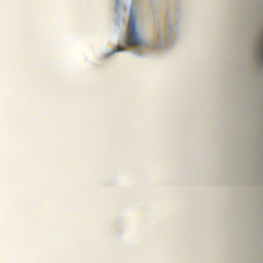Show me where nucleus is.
<instances>
[{
    "label": "nucleus",
    "instance_id": "f257e3e1",
    "mask_svg": "<svg viewBox=\"0 0 263 263\" xmlns=\"http://www.w3.org/2000/svg\"><path fill=\"white\" fill-rule=\"evenodd\" d=\"M126 42L127 46H142L144 44L136 28V19L133 11H131L128 22L126 32Z\"/></svg>",
    "mask_w": 263,
    "mask_h": 263
},
{
    "label": "nucleus",
    "instance_id": "f03ea898",
    "mask_svg": "<svg viewBox=\"0 0 263 263\" xmlns=\"http://www.w3.org/2000/svg\"><path fill=\"white\" fill-rule=\"evenodd\" d=\"M122 48L121 47V46H118L116 50L113 51V52H116V51H122Z\"/></svg>",
    "mask_w": 263,
    "mask_h": 263
},
{
    "label": "nucleus",
    "instance_id": "7ed1b4c3",
    "mask_svg": "<svg viewBox=\"0 0 263 263\" xmlns=\"http://www.w3.org/2000/svg\"><path fill=\"white\" fill-rule=\"evenodd\" d=\"M258 51H259V53H262L263 52V47L262 46H259V48H258Z\"/></svg>",
    "mask_w": 263,
    "mask_h": 263
}]
</instances>
